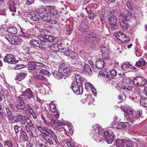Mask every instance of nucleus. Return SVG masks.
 <instances>
[{"label": "nucleus", "instance_id": "c03bdc74", "mask_svg": "<svg viewBox=\"0 0 147 147\" xmlns=\"http://www.w3.org/2000/svg\"><path fill=\"white\" fill-rule=\"evenodd\" d=\"M42 68L41 70L39 71V73L40 74H42L43 75L47 76H49L50 75V73L47 70H45V69H42Z\"/></svg>", "mask_w": 147, "mask_h": 147}, {"label": "nucleus", "instance_id": "f03ea898", "mask_svg": "<svg viewBox=\"0 0 147 147\" xmlns=\"http://www.w3.org/2000/svg\"><path fill=\"white\" fill-rule=\"evenodd\" d=\"M46 7L44 8H41L39 10L38 12L40 19L44 21L50 22L51 24H55L57 22L53 20V18L51 16L49 12L46 10Z\"/></svg>", "mask_w": 147, "mask_h": 147}, {"label": "nucleus", "instance_id": "09e8293b", "mask_svg": "<svg viewBox=\"0 0 147 147\" xmlns=\"http://www.w3.org/2000/svg\"><path fill=\"white\" fill-rule=\"evenodd\" d=\"M50 108L51 110L53 112H55L57 110L56 107V106L55 104H53V102H51L50 104Z\"/></svg>", "mask_w": 147, "mask_h": 147}, {"label": "nucleus", "instance_id": "5fc2aeb1", "mask_svg": "<svg viewBox=\"0 0 147 147\" xmlns=\"http://www.w3.org/2000/svg\"><path fill=\"white\" fill-rule=\"evenodd\" d=\"M49 129H47L46 130L44 131V132H43L42 134V136H45V137L49 136Z\"/></svg>", "mask_w": 147, "mask_h": 147}, {"label": "nucleus", "instance_id": "bf43d9fd", "mask_svg": "<svg viewBox=\"0 0 147 147\" xmlns=\"http://www.w3.org/2000/svg\"><path fill=\"white\" fill-rule=\"evenodd\" d=\"M128 9L131 11L133 10V7L129 1H127L126 3Z\"/></svg>", "mask_w": 147, "mask_h": 147}, {"label": "nucleus", "instance_id": "603ef678", "mask_svg": "<svg viewBox=\"0 0 147 147\" xmlns=\"http://www.w3.org/2000/svg\"><path fill=\"white\" fill-rule=\"evenodd\" d=\"M4 145L9 147H13V144L12 142L9 140H5L4 142Z\"/></svg>", "mask_w": 147, "mask_h": 147}, {"label": "nucleus", "instance_id": "a878e982", "mask_svg": "<svg viewBox=\"0 0 147 147\" xmlns=\"http://www.w3.org/2000/svg\"><path fill=\"white\" fill-rule=\"evenodd\" d=\"M49 135H50L51 137L54 140L56 144L57 145H58L59 144V143L58 141L57 137L54 132L52 130L49 129Z\"/></svg>", "mask_w": 147, "mask_h": 147}, {"label": "nucleus", "instance_id": "338daca9", "mask_svg": "<svg viewBox=\"0 0 147 147\" xmlns=\"http://www.w3.org/2000/svg\"><path fill=\"white\" fill-rule=\"evenodd\" d=\"M66 143L69 147H73L74 146L73 143L71 141H67Z\"/></svg>", "mask_w": 147, "mask_h": 147}, {"label": "nucleus", "instance_id": "20e7f679", "mask_svg": "<svg viewBox=\"0 0 147 147\" xmlns=\"http://www.w3.org/2000/svg\"><path fill=\"white\" fill-rule=\"evenodd\" d=\"M28 70H35L36 73H38L39 70L43 67H45V65L41 63L34 61H29L28 62Z\"/></svg>", "mask_w": 147, "mask_h": 147}, {"label": "nucleus", "instance_id": "774afa93", "mask_svg": "<svg viewBox=\"0 0 147 147\" xmlns=\"http://www.w3.org/2000/svg\"><path fill=\"white\" fill-rule=\"evenodd\" d=\"M105 13L106 11L104 9H102L100 12V15L101 17L103 18L105 14Z\"/></svg>", "mask_w": 147, "mask_h": 147}, {"label": "nucleus", "instance_id": "9d476101", "mask_svg": "<svg viewBox=\"0 0 147 147\" xmlns=\"http://www.w3.org/2000/svg\"><path fill=\"white\" fill-rule=\"evenodd\" d=\"M5 38L11 44L20 45L21 43V40L18 37L14 35L7 34Z\"/></svg>", "mask_w": 147, "mask_h": 147}, {"label": "nucleus", "instance_id": "9b49d317", "mask_svg": "<svg viewBox=\"0 0 147 147\" xmlns=\"http://www.w3.org/2000/svg\"><path fill=\"white\" fill-rule=\"evenodd\" d=\"M115 37L118 39L122 41L126 42L129 40V38L127 36L122 32H117L114 33Z\"/></svg>", "mask_w": 147, "mask_h": 147}, {"label": "nucleus", "instance_id": "6e6552de", "mask_svg": "<svg viewBox=\"0 0 147 147\" xmlns=\"http://www.w3.org/2000/svg\"><path fill=\"white\" fill-rule=\"evenodd\" d=\"M16 115L13 116L11 121V124L15 123L21 122L24 125L25 124L26 116H23L21 114L16 113Z\"/></svg>", "mask_w": 147, "mask_h": 147}, {"label": "nucleus", "instance_id": "f3484780", "mask_svg": "<svg viewBox=\"0 0 147 147\" xmlns=\"http://www.w3.org/2000/svg\"><path fill=\"white\" fill-rule=\"evenodd\" d=\"M22 92L23 93V94L27 96L29 99H30L32 98H34V99H35L33 93L30 88H27L24 91H22Z\"/></svg>", "mask_w": 147, "mask_h": 147}, {"label": "nucleus", "instance_id": "4d7b16f0", "mask_svg": "<svg viewBox=\"0 0 147 147\" xmlns=\"http://www.w3.org/2000/svg\"><path fill=\"white\" fill-rule=\"evenodd\" d=\"M92 34V33H90L89 34H87L85 37L84 39L87 41H90V38H91V35H92V34Z\"/></svg>", "mask_w": 147, "mask_h": 147}, {"label": "nucleus", "instance_id": "de8ad7c7", "mask_svg": "<svg viewBox=\"0 0 147 147\" xmlns=\"http://www.w3.org/2000/svg\"><path fill=\"white\" fill-rule=\"evenodd\" d=\"M25 120V123H26V122L27 124L28 125L29 127H32L33 128H34V126L33 125V124L32 123V121L30 120L29 119H27V118H26Z\"/></svg>", "mask_w": 147, "mask_h": 147}, {"label": "nucleus", "instance_id": "6e6d98bb", "mask_svg": "<svg viewBox=\"0 0 147 147\" xmlns=\"http://www.w3.org/2000/svg\"><path fill=\"white\" fill-rule=\"evenodd\" d=\"M13 128L16 134L18 133L19 132V127L17 125H15L13 127Z\"/></svg>", "mask_w": 147, "mask_h": 147}, {"label": "nucleus", "instance_id": "6ab92c4d", "mask_svg": "<svg viewBox=\"0 0 147 147\" xmlns=\"http://www.w3.org/2000/svg\"><path fill=\"white\" fill-rule=\"evenodd\" d=\"M121 69L124 71H129L131 69H135L134 67L128 62L125 63L121 66Z\"/></svg>", "mask_w": 147, "mask_h": 147}, {"label": "nucleus", "instance_id": "c9c22d12", "mask_svg": "<svg viewBox=\"0 0 147 147\" xmlns=\"http://www.w3.org/2000/svg\"><path fill=\"white\" fill-rule=\"evenodd\" d=\"M50 49L54 51H58L59 50V48L58 45L57 43H55L53 45L49 46Z\"/></svg>", "mask_w": 147, "mask_h": 147}, {"label": "nucleus", "instance_id": "3c124183", "mask_svg": "<svg viewBox=\"0 0 147 147\" xmlns=\"http://www.w3.org/2000/svg\"><path fill=\"white\" fill-rule=\"evenodd\" d=\"M16 5V4L13 3H11L10 5V10L12 12H15L16 11V9L15 8V6Z\"/></svg>", "mask_w": 147, "mask_h": 147}, {"label": "nucleus", "instance_id": "aec40b11", "mask_svg": "<svg viewBox=\"0 0 147 147\" xmlns=\"http://www.w3.org/2000/svg\"><path fill=\"white\" fill-rule=\"evenodd\" d=\"M95 65L97 69H100L102 68L104 65V61L101 59H97L95 62Z\"/></svg>", "mask_w": 147, "mask_h": 147}, {"label": "nucleus", "instance_id": "0eeeda50", "mask_svg": "<svg viewBox=\"0 0 147 147\" xmlns=\"http://www.w3.org/2000/svg\"><path fill=\"white\" fill-rule=\"evenodd\" d=\"M128 17L124 16V13H121L119 14L118 17V21L121 27L124 30L127 29L129 27V24L127 20Z\"/></svg>", "mask_w": 147, "mask_h": 147}, {"label": "nucleus", "instance_id": "7c9ffc66", "mask_svg": "<svg viewBox=\"0 0 147 147\" xmlns=\"http://www.w3.org/2000/svg\"><path fill=\"white\" fill-rule=\"evenodd\" d=\"M53 73L54 77L57 79H61L63 77V75L59 71V69L58 71H55Z\"/></svg>", "mask_w": 147, "mask_h": 147}, {"label": "nucleus", "instance_id": "a18cd8bd", "mask_svg": "<svg viewBox=\"0 0 147 147\" xmlns=\"http://www.w3.org/2000/svg\"><path fill=\"white\" fill-rule=\"evenodd\" d=\"M89 29V28L88 26L87 25H85L82 26V27H81L80 28V30L81 32H83L88 30Z\"/></svg>", "mask_w": 147, "mask_h": 147}, {"label": "nucleus", "instance_id": "58836bf2", "mask_svg": "<svg viewBox=\"0 0 147 147\" xmlns=\"http://www.w3.org/2000/svg\"><path fill=\"white\" fill-rule=\"evenodd\" d=\"M35 79L41 80L43 81H47V79L46 77H44L43 76H41L40 74H37L34 76Z\"/></svg>", "mask_w": 147, "mask_h": 147}, {"label": "nucleus", "instance_id": "2eb2a0df", "mask_svg": "<svg viewBox=\"0 0 147 147\" xmlns=\"http://www.w3.org/2000/svg\"><path fill=\"white\" fill-rule=\"evenodd\" d=\"M3 60L4 62L10 64H15L18 62V60H16L15 57L10 54L7 55L4 59Z\"/></svg>", "mask_w": 147, "mask_h": 147}, {"label": "nucleus", "instance_id": "1a4fd4ad", "mask_svg": "<svg viewBox=\"0 0 147 147\" xmlns=\"http://www.w3.org/2000/svg\"><path fill=\"white\" fill-rule=\"evenodd\" d=\"M72 71V67L70 66H66L63 63L59 65V71L63 75L66 76H69Z\"/></svg>", "mask_w": 147, "mask_h": 147}, {"label": "nucleus", "instance_id": "ddd939ff", "mask_svg": "<svg viewBox=\"0 0 147 147\" xmlns=\"http://www.w3.org/2000/svg\"><path fill=\"white\" fill-rule=\"evenodd\" d=\"M132 82L135 85L138 86H144L146 84L145 79L142 77H138L135 78L132 80Z\"/></svg>", "mask_w": 147, "mask_h": 147}, {"label": "nucleus", "instance_id": "052dcab7", "mask_svg": "<svg viewBox=\"0 0 147 147\" xmlns=\"http://www.w3.org/2000/svg\"><path fill=\"white\" fill-rule=\"evenodd\" d=\"M3 111V110L1 106H0V118L2 119H3L4 117Z\"/></svg>", "mask_w": 147, "mask_h": 147}, {"label": "nucleus", "instance_id": "4468645a", "mask_svg": "<svg viewBox=\"0 0 147 147\" xmlns=\"http://www.w3.org/2000/svg\"><path fill=\"white\" fill-rule=\"evenodd\" d=\"M109 21L111 25V29L113 30H115L118 28L117 23V18L116 17L113 15L109 18Z\"/></svg>", "mask_w": 147, "mask_h": 147}, {"label": "nucleus", "instance_id": "8fccbe9b", "mask_svg": "<svg viewBox=\"0 0 147 147\" xmlns=\"http://www.w3.org/2000/svg\"><path fill=\"white\" fill-rule=\"evenodd\" d=\"M51 121L53 123H54L55 125H57V127H59L60 125L61 124V122L60 121H58L57 120H55L53 119H51Z\"/></svg>", "mask_w": 147, "mask_h": 147}, {"label": "nucleus", "instance_id": "5701e85b", "mask_svg": "<svg viewBox=\"0 0 147 147\" xmlns=\"http://www.w3.org/2000/svg\"><path fill=\"white\" fill-rule=\"evenodd\" d=\"M102 55L104 59H107L108 58V49L105 47H102L101 50Z\"/></svg>", "mask_w": 147, "mask_h": 147}, {"label": "nucleus", "instance_id": "13d9d810", "mask_svg": "<svg viewBox=\"0 0 147 147\" xmlns=\"http://www.w3.org/2000/svg\"><path fill=\"white\" fill-rule=\"evenodd\" d=\"M142 114V111H138L136 112L135 118H138Z\"/></svg>", "mask_w": 147, "mask_h": 147}, {"label": "nucleus", "instance_id": "2f4dec72", "mask_svg": "<svg viewBox=\"0 0 147 147\" xmlns=\"http://www.w3.org/2000/svg\"><path fill=\"white\" fill-rule=\"evenodd\" d=\"M7 32L11 34H16L18 31L16 28L14 27H9L8 28Z\"/></svg>", "mask_w": 147, "mask_h": 147}, {"label": "nucleus", "instance_id": "412c9836", "mask_svg": "<svg viewBox=\"0 0 147 147\" xmlns=\"http://www.w3.org/2000/svg\"><path fill=\"white\" fill-rule=\"evenodd\" d=\"M126 118L128 121L130 122L133 123L135 117L133 115L132 111L128 112L125 115Z\"/></svg>", "mask_w": 147, "mask_h": 147}, {"label": "nucleus", "instance_id": "0e129e2a", "mask_svg": "<svg viewBox=\"0 0 147 147\" xmlns=\"http://www.w3.org/2000/svg\"><path fill=\"white\" fill-rule=\"evenodd\" d=\"M35 127L36 129H38L40 132L42 133V134L43 131L42 127L36 125L35 126Z\"/></svg>", "mask_w": 147, "mask_h": 147}, {"label": "nucleus", "instance_id": "e2e57ef3", "mask_svg": "<svg viewBox=\"0 0 147 147\" xmlns=\"http://www.w3.org/2000/svg\"><path fill=\"white\" fill-rule=\"evenodd\" d=\"M4 92L3 91H0V101H2L3 100V99L4 97Z\"/></svg>", "mask_w": 147, "mask_h": 147}, {"label": "nucleus", "instance_id": "864d4df0", "mask_svg": "<svg viewBox=\"0 0 147 147\" xmlns=\"http://www.w3.org/2000/svg\"><path fill=\"white\" fill-rule=\"evenodd\" d=\"M21 137L22 138L23 141H26L28 140V138L26 133L22 134L20 137Z\"/></svg>", "mask_w": 147, "mask_h": 147}, {"label": "nucleus", "instance_id": "c85d7f7f", "mask_svg": "<svg viewBox=\"0 0 147 147\" xmlns=\"http://www.w3.org/2000/svg\"><path fill=\"white\" fill-rule=\"evenodd\" d=\"M39 48L41 49L47 48L49 47V44L48 42L46 41V40L43 41H40Z\"/></svg>", "mask_w": 147, "mask_h": 147}, {"label": "nucleus", "instance_id": "7ed1b4c3", "mask_svg": "<svg viewBox=\"0 0 147 147\" xmlns=\"http://www.w3.org/2000/svg\"><path fill=\"white\" fill-rule=\"evenodd\" d=\"M92 129L93 138L97 142H101L103 132L102 128L99 125L96 124L93 126Z\"/></svg>", "mask_w": 147, "mask_h": 147}, {"label": "nucleus", "instance_id": "79ce46f5", "mask_svg": "<svg viewBox=\"0 0 147 147\" xmlns=\"http://www.w3.org/2000/svg\"><path fill=\"white\" fill-rule=\"evenodd\" d=\"M54 40L53 36L51 35H45V40L51 42L53 41Z\"/></svg>", "mask_w": 147, "mask_h": 147}, {"label": "nucleus", "instance_id": "393cba45", "mask_svg": "<svg viewBox=\"0 0 147 147\" xmlns=\"http://www.w3.org/2000/svg\"><path fill=\"white\" fill-rule=\"evenodd\" d=\"M18 104L16 105V107L18 109H20L21 107L25 106V103L23 100L22 99V97H18Z\"/></svg>", "mask_w": 147, "mask_h": 147}, {"label": "nucleus", "instance_id": "4c0bfd02", "mask_svg": "<svg viewBox=\"0 0 147 147\" xmlns=\"http://www.w3.org/2000/svg\"><path fill=\"white\" fill-rule=\"evenodd\" d=\"M121 110H123L125 112V114L131 111L130 107L128 106H121Z\"/></svg>", "mask_w": 147, "mask_h": 147}, {"label": "nucleus", "instance_id": "f8f14e48", "mask_svg": "<svg viewBox=\"0 0 147 147\" xmlns=\"http://www.w3.org/2000/svg\"><path fill=\"white\" fill-rule=\"evenodd\" d=\"M71 53L69 56V58L73 60L75 64H78L79 65H82L84 63L82 62L78 58L77 53L72 51Z\"/></svg>", "mask_w": 147, "mask_h": 147}, {"label": "nucleus", "instance_id": "e433bc0d", "mask_svg": "<svg viewBox=\"0 0 147 147\" xmlns=\"http://www.w3.org/2000/svg\"><path fill=\"white\" fill-rule=\"evenodd\" d=\"M108 73L111 76V78H115L117 75V71L115 69H112L108 72Z\"/></svg>", "mask_w": 147, "mask_h": 147}, {"label": "nucleus", "instance_id": "a211bd4d", "mask_svg": "<svg viewBox=\"0 0 147 147\" xmlns=\"http://www.w3.org/2000/svg\"><path fill=\"white\" fill-rule=\"evenodd\" d=\"M38 14V13H37L36 12L34 13L33 12H31L28 14L27 16L28 18H30L31 20L33 21H37L40 17Z\"/></svg>", "mask_w": 147, "mask_h": 147}, {"label": "nucleus", "instance_id": "39448f33", "mask_svg": "<svg viewBox=\"0 0 147 147\" xmlns=\"http://www.w3.org/2000/svg\"><path fill=\"white\" fill-rule=\"evenodd\" d=\"M102 140H104L108 144H111L115 138V136L111 129H108L104 132V136L102 135Z\"/></svg>", "mask_w": 147, "mask_h": 147}, {"label": "nucleus", "instance_id": "69168bd1", "mask_svg": "<svg viewBox=\"0 0 147 147\" xmlns=\"http://www.w3.org/2000/svg\"><path fill=\"white\" fill-rule=\"evenodd\" d=\"M96 15L94 13H91L90 15H89L88 17L90 20H93L95 17Z\"/></svg>", "mask_w": 147, "mask_h": 147}, {"label": "nucleus", "instance_id": "f257e3e1", "mask_svg": "<svg viewBox=\"0 0 147 147\" xmlns=\"http://www.w3.org/2000/svg\"><path fill=\"white\" fill-rule=\"evenodd\" d=\"M76 81L73 82L71 88L74 93L77 94H81L83 92L82 83H84V78L78 74H75Z\"/></svg>", "mask_w": 147, "mask_h": 147}, {"label": "nucleus", "instance_id": "423d86ee", "mask_svg": "<svg viewBox=\"0 0 147 147\" xmlns=\"http://www.w3.org/2000/svg\"><path fill=\"white\" fill-rule=\"evenodd\" d=\"M117 147H134L133 142L129 139H118L116 142Z\"/></svg>", "mask_w": 147, "mask_h": 147}, {"label": "nucleus", "instance_id": "72a5a7b5", "mask_svg": "<svg viewBox=\"0 0 147 147\" xmlns=\"http://www.w3.org/2000/svg\"><path fill=\"white\" fill-rule=\"evenodd\" d=\"M40 42V41L35 39H33L31 40L30 43L31 45L38 47L39 48Z\"/></svg>", "mask_w": 147, "mask_h": 147}, {"label": "nucleus", "instance_id": "a19ab883", "mask_svg": "<svg viewBox=\"0 0 147 147\" xmlns=\"http://www.w3.org/2000/svg\"><path fill=\"white\" fill-rule=\"evenodd\" d=\"M83 70L86 73H90V71L91 72L90 68L89 65L87 63L85 64L84 65Z\"/></svg>", "mask_w": 147, "mask_h": 147}, {"label": "nucleus", "instance_id": "c756f323", "mask_svg": "<svg viewBox=\"0 0 147 147\" xmlns=\"http://www.w3.org/2000/svg\"><path fill=\"white\" fill-rule=\"evenodd\" d=\"M128 123L127 122H122L119 123L117 126V128L118 129H121L125 128L127 125H128Z\"/></svg>", "mask_w": 147, "mask_h": 147}, {"label": "nucleus", "instance_id": "cd10ccee", "mask_svg": "<svg viewBox=\"0 0 147 147\" xmlns=\"http://www.w3.org/2000/svg\"><path fill=\"white\" fill-rule=\"evenodd\" d=\"M6 111L7 114V117L8 120H10V123L11 124V121L12 118V113L10 109L7 108H6Z\"/></svg>", "mask_w": 147, "mask_h": 147}, {"label": "nucleus", "instance_id": "ea45409f", "mask_svg": "<svg viewBox=\"0 0 147 147\" xmlns=\"http://www.w3.org/2000/svg\"><path fill=\"white\" fill-rule=\"evenodd\" d=\"M46 141L48 142L50 145H53V143L52 141V137L50 136L45 137L44 136Z\"/></svg>", "mask_w": 147, "mask_h": 147}, {"label": "nucleus", "instance_id": "4be33fe9", "mask_svg": "<svg viewBox=\"0 0 147 147\" xmlns=\"http://www.w3.org/2000/svg\"><path fill=\"white\" fill-rule=\"evenodd\" d=\"M27 74L25 73H20L17 74L15 80L16 81H21L26 77Z\"/></svg>", "mask_w": 147, "mask_h": 147}, {"label": "nucleus", "instance_id": "f704fd0d", "mask_svg": "<svg viewBox=\"0 0 147 147\" xmlns=\"http://www.w3.org/2000/svg\"><path fill=\"white\" fill-rule=\"evenodd\" d=\"M120 88L122 90H125V91L127 90L129 91H131L133 90V87L131 86H129V85H122L120 87Z\"/></svg>", "mask_w": 147, "mask_h": 147}, {"label": "nucleus", "instance_id": "37998d69", "mask_svg": "<svg viewBox=\"0 0 147 147\" xmlns=\"http://www.w3.org/2000/svg\"><path fill=\"white\" fill-rule=\"evenodd\" d=\"M140 102L141 105L145 107H147V98H142L140 100Z\"/></svg>", "mask_w": 147, "mask_h": 147}, {"label": "nucleus", "instance_id": "473e14b6", "mask_svg": "<svg viewBox=\"0 0 147 147\" xmlns=\"http://www.w3.org/2000/svg\"><path fill=\"white\" fill-rule=\"evenodd\" d=\"M146 63V62L144 59H141L136 62L135 65L138 67H139L144 65Z\"/></svg>", "mask_w": 147, "mask_h": 147}, {"label": "nucleus", "instance_id": "dca6fc26", "mask_svg": "<svg viewBox=\"0 0 147 147\" xmlns=\"http://www.w3.org/2000/svg\"><path fill=\"white\" fill-rule=\"evenodd\" d=\"M46 10L48 11V12H49L50 15L52 14L55 16L57 18H58L59 17L58 12L53 6H49L46 7Z\"/></svg>", "mask_w": 147, "mask_h": 147}, {"label": "nucleus", "instance_id": "bb28decb", "mask_svg": "<svg viewBox=\"0 0 147 147\" xmlns=\"http://www.w3.org/2000/svg\"><path fill=\"white\" fill-rule=\"evenodd\" d=\"M91 38H92V40L93 42L95 43H98L100 39L101 38L100 36H98L96 34L92 33V34H91Z\"/></svg>", "mask_w": 147, "mask_h": 147}, {"label": "nucleus", "instance_id": "680f3d73", "mask_svg": "<svg viewBox=\"0 0 147 147\" xmlns=\"http://www.w3.org/2000/svg\"><path fill=\"white\" fill-rule=\"evenodd\" d=\"M93 86L90 83H86L85 84V87L86 89H88L89 88H91L92 86Z\"/></svg>", "mask_w": 147, "mask_h": 147}, {"label": "nucleus", "instance_id": "49530a36", "mask_svg": "<svg viewBox=\"0 0 147 147\" xmlns=\"http://www.w3.org/2000/svg\"><path fill=\"white\" fill-rule=\"evenodd\" d=\"M111 76L108 73L104 76V80L106 82H109L111 80Z\"/></svg>", "mask_w": 147, "mask_h": 147}, {"label": "nucleus", "instance_id": "b1692460", "mask_svg": "<svg viewBox=\"0 0 147 147\" xmlns=\"http://www.w3.org/2000/svg\"><path fill=\"white\" fill-rule=\"evenodd\" d=\"M94 101V98L91 97V96L88 95L87 96V98L85 99L82 100V102L84 104L88 105H90L92 102Z\"/></svg>", "mask_w": 147, "mask_h": 147}]
</instances>
